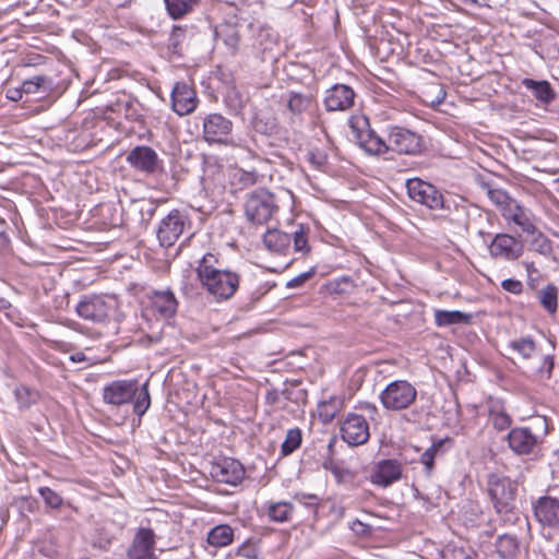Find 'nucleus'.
Listing matches in <instances>:
<instances>
[{
    "label": "nucleus",
    "instance_id": "nucleus-48",
    "mask_svg": "<svg viewBox=\"0 0 559 559\" xmlns=\"http://www.w3.org/2000/svg\"><path fill=\"white\" fill-rule=\"evenodd\" d=\"M308 160L317 169L322 170L328 164V155L321 150H312L309 153Z\"/></svg>",
    "mask_w": 559,
    "mask_h": 559
},
{
    "label": "nucleus",
    "instance_id": "nucleus-20",
    "mask_svg": "<svg viewBox=\"0 0 559 559\" xmlns=\"http://www.w3.org/2000/svg\"><path fill=\"white\" fill-rule=\"evenodd\" d=\"M286 107L292 120H301L304 114L311 112L317 107V99L312 93L290 91L286 95Z\"/></svg>",
    "mask_w": 559,
    "mask_h": 559
},
{
    "label": "nucleus",
    "instance_id": "nucleus-59",
    "mask_svg": "<svg viewBox=\"0 0 559 559\" xmlns=\"http://www.w3.org/2000/svg\"><path fill=\"white\" fill-rule=\"evenodd\" d=\"M156 206L153 203L148 204V207L145 210L148 217H152L155 214Z\"/></svg>",
    "mask_w": 559,
    "mask_h": 559
},
{
    "label": "nucleus",
    "instance_id": "nucleus-47",
    "mask_svg": "<svg viewBox=\"0 0 559 559\" xmlns=\"http://www.w3.org/2000/svg\"><path fill=\"white\" fill-rule=\"evenodd\" d=\"M532 247L536 252L546 257L552 251L551 242L540 233L533 239Z\"/></svg>",
    "mask_w": 559,
    "mask_h": 559
},
{
    "label": "nucleus",
    "instance_id": "nucleus-3",
    "mask_svg": "<svg viewBox=\"0 0 559 559\" xmlns=\"http://www.w3.org/2000/svg\"><path fill=\"white\" fill-rule=\"evenodd\" d=\"M245 215L253 224H265L278 211L273 193L265 189L250 192L245 201Z\"/></svg>",
    "mask_w": 559,
    "mask_h": 559
},
{
    "label": "nucleus",
    "instance_id": "nucleus-22",
    "mask_svg": "<svg viewBox=\"0 0 559 559\" xmlns=\"http://www.w3.org/2000/svg\"><path fill=\"white\" fill-rule=\"evenodd\" d=\"M402 476L401 464L395 460H384L378 463L374 473L371 476L372 483L382 487H388Z\"/></svg>",
    "mask_w": 559,
    "mask_h": 559
},
{
    "label": "nucleus",
    "instance_id": "nucleus-35",
    "mask_svg": "<svg viewBox=\"0 0 559 559\" xmlns=\"http://www.w3.org/2000/svg\"><path fill=\"white\" fill-rule=\"evenodd\" d=\"M302 440L301 430L299 428L289 429L286 437L281 445V453L283 456H287L296 451Z\"/></svg>",
    "mask_w": 559,
    "mask_h": 559
},
{
    "label": "nucleus",
    "instance_id": "nucleus-5",
    "mask_svg": "<svg viewBox=\"0 0 559 559\" xmlns=\"http://www.w3.org/2000/svg\"><path fill=\"white\" fill-rule=\"evenodd\" d=\"M117 304L112 297L103 295L84 296L75 307L80 318L94 322L104 323L116 310Z\"/></svg>",
    "mask_w": 559,
    "mask_h": 559
},
{
    "label": "nucleus",
    "instance_id": "nucleus-14",
    "mask_svg": "<svg viewBox=\"0 0 559 559\" xmlns=\"http://www.w3.org/2000/svg\"><path fill=\"white\" fill-rule=\"evenodd\" d=\"M156 535L152 528L140 527L127 550L129 559H156Z\"/></svg>",
    "mask_w": 559,
    "mask_h": 559
},
{
    "label": "nucleus",
    "instance_id": "nucleus-4",
    "mask_svg": "<svg viewBox=\"0 0 559 559\" xmlns=\"http://www.w3.org/2000/svg\"><path fill=\"white\" fill-rule=\"evenodd\" d=\"M417 397L416 388L406 380L390 382L380 393L382 406L388 411H403L413 405Z\"/></svg>",
    "mask_w": 559,
    "mask_h": 559
},
{
    "label": "nucleus",
    "instance_id": "nucleus-62",
    "mask_svg": "<svg viewBox=\"0 0 559 559\" xmlns=\"http://www.w3.org/2000/svg\"><path fill=\"white\" fill-rule=\"evenodd\" d=\"M185 294H188L187 286L182 287Z\"/></svg>",
    "mask_w": 559,
    "mask_h": 559
},
{
    "label": "nucleus",
    "instance_id": "nucleus-60",
    "mask_svg": "<svg viewBox=\"0 0 559 559\" xmlns=\"http://www.w3.org/2000/svg\"><path fill=\"white\" fill-rule=\"evenodd\" d=\"M545 360L549 362V370H551V368L554 366L552 358L550 356H546Z\"/></svg>",
    "mask_w": 559,
    "mask_h": 559
},
{
    "label": "nucleus",
    "instance_id": "nucleus-52",
    "mask_svg": "<svg viewBox=\"0 0 559 559\" xmlns=\"http://www.w3.org/2000/svg\"><path fill=\"white\" fill-rule=\"evenodd\" d=\"M20 501V509L21 511H27L29 513H33L37 510V501L34 498L31 497H21L19 498Z\"/></svg>",
    "mask_w": 559,
    "mask_h": 559
},
{
    "label": "nucleus",
    "instance_id": "nucleus-12",
    "mask_svg": "<svg viewBox=\"0 0 559 559\" xmlns=\"http://www.w3.org/2000/svg\"><path fill=\"white\" fill-rule=\"evenodd\" d=\"M524 251L521 240L509 234H497L489 245V253L492 258L514 261L519 259Z\"/></svg>",
    "mask_w": 559,
    "mask_h": 559
},
{
    "label": "nucleus",
    "instance_id": "nucleus-2",
    "mask_svg": "<svg viewBox=\"0 0 559 559\" xmlns=\"http://www.w3.org/2000/svg\"><path fill=\"white\" fill-rule=\"evenodd\" d=\"M537 426L539 431H534L532 427H515L509 431L506 439L514 454L530 455L539 450L547 433L546 419L539 418Z\"/></svg>",
    "mask_w": 559,
    "mask_h": 559
},
{
    "label": "nucleus",
    "instance_id": "nucleus-11",
    "mask_svg": "<svg viewBox=\"0 0 559 559\" xmlns=\"http://www.w3.org/2000/svg\"><path fill=\"white\" fill-rule=\"evenodd\" d=\"M210 475L217 483L237 486L245 477V468L239 461L223 457L211 464Z\"/></svg>",
    "mask_w": 559,
    "mask_h": 559
},
{
    "label": "nucleus",
    "instance_id": "nucleus-1",
    "mask_svg": "<svg viewBox=\"0 0 559 559\" xmlns=\"http://www.w3.org/2000/svg\"><path fill=\"white\" fill-rule=\"evenodd\" d=\"M195 271L201 286L218 302L230 299L239 287V274L224 269L216 254L205 253Z\"/></svg>",
    "mask_w": 559,
    "mask_h": 559
},
{
    "label": "nucleus",
    "instance_id": "nucleus-41",
    "mask_svg": "<svg viewBox=\"0 0 559 559\" xmlns=\"http://www.w3.org/2000/svg\"><path fill=\"white\" fill-rule=\"evenodd\" d=\"M151 405V399L148 393V383L145 382L142 388L140 394L136 396V400L133 405L134 413L139 416L145 414Z\"/></svg>",
    "mask_w": 559,
    "mask_h": 559
},
{
    "label": "nucleus",
    "instance_id": "nucleus-53",
    "mask_svg": "<svg viewBox=\"0 0 559 559\" xmlns=\"http://www.w3.org/2000/svg\"><path fill=\"white\" fill-rule=\"evenodd\" d=\"M324 467L330 468V471L332 472V474L335 476V478L338 481L345 480L346 477L350 476V472L348 469H345L337 465H333L331 467H328V465H324Z\"/></svg>",
    "mask_w": 559,
    "mask_h": 559
},
{
    "label": "nucleus",
    "instance_id": "nucleus-21",
    "mask_svg": "<svg viewBox=\"0 0 559 559\" xmlns=\"http://www.w3.org/2000/svg\"><path fill=\"white\" fill-rule=\"evenodd\" d=\"M534 514L543 525L559 526V499L550 496L540 497L534 503Z\"/></svg>",
    "mask_w": 559,
    "mask_h": 559
},
{
    "label": "nucleus",
    "instance_id": "nucleus-34",
    "mask_svg": "<svg viewBox=\"0 0 559 559\" xmlns=\"http://www.w3.org/2000/svg\"><path fill=\"white\" fill-rule=\"evenodd\" d=\"M308 234L309 227H305L304 225L296 226L289 234L292 236V241H294L295 252H300L302 254L309 252L310 247L308 245Z\"/></svg>",
    "mask_w": 559,
    "mask_h": 559
},
{
    "label": "nucleus",
    "instance_id": "nucleus-61",
    "mask_svg": "<svg viewBox=\"0 0 559 559\" xmlns=\"http://www.w3.org/2000/svg\"><path fill=\"white\" fill-rule=\"evenodd\" d=\"M464 3L477 4L479 0H462Z\"/></svg>",
    "mask_w": 559,
    "mask_h": 559
},
{
    "label": "nucleus",
    "instance_id": "nucleus-23",
    "mask_svg": "<svg viewBox=\"0 0 559 559\" xmlns=\"http://www.w3.org/2000/svg\"><path fill=\"white\" fill-rule=\"evenodd\" d=\"M358 144L364 151L371 155H382L389 152L388 139H382L370 129L358 133Z\"/></svg>",
    "mask_w": 559,
    "mask_h": 559
},
{
    "label": "nucleus",
    "instance_id": "nucleus-32",
    "mask_svg": "<svg viewBox=\"0 0 559 559\" xmlns=\"http://www.w3.org/2000/svg\"><path fill=\"white\" fill-rule=\"evenodd\" d=\"M509 347L523 359H531L536 355L537 348L531 337H521L509 343Z\"/></svg>",
    "mask_w": 559,
    "mask_h": 559
},
{
    "label": "nucleus",
    "instance_id": "nucleus-31",
    "mask_svg": "<svg viewBox=\"0 0 559 559\" xmlns=\"http://www.w3.org/2000/svg\"><path fill=\"white\" fill-rule=\"evenodd\" d=\"M199 0H164L166 10L173 20H179L190 13Z\"/></svg>",
    "mask_w": 559,
    "mask_h": 559
},
{
    "label": "nucleus",
    "instance_id": "nucleus-8",
    "mask_svg": "<svg viewBox=\"0 0 559 559\" xmlns=\"http://www.w3.org/2000/svg\"><path fill=\"white\" fill-rule=\"evenodd\" d=\"M408 197L430 210H441L445 207V201L442 193L433 185L419 178H412L406 181Z\"/></svg>",
    "mask_w": 559,
    "mask_h": 559
},
{
    "label": "nucleus",
    "instance_id": "nucleus-42",
    "mask_svg": "<svg viewBox=\"0 0 559 559\" xmlns=\"http://www.w3.org/2000/svg\"><path fill=\"white\" fill-rule=\"evenodd\" d=\"M45 504L51 509H59L63 504V498L49 487H40L38 489Z\"/></svg>",
    "mask_w": 559,
    "mask_h": 559
},
{
    "label": "nucleus",
    "instance_id": "nucleus-37",
    "mask_svg": "<svg viewBox=\"0 0 559 559\" xmlns=\"http://www.w3.org/2000/svg\"><path fill=\"white\" fill-rule=\"evenodd\" d=\"M484 189L486 190V194L489 200L500 209L501 213L503 212V209L507 207L509 202L514 200L501 188L493 187L491 185H485Z\"/></svg>",
    "mask_w": 559,
    "mask_h": 559
},
{
    "label": "nucleus",
    "instance_id": "nucleus-43",
    "mask_svg": "<svg viewBox=\"0 0 559 559\" xmlns=\"http://www.w3.org/2000/svg\"><path fill=\"white\" fill-rule=\"evenodd\" d=\"M235 178H237L239 183L243 187H249L261 182L263 175L259 174L255 169L245 170L240 168L235 173Z\"/></svg>",
    "mask_w": 559,
    "mask_h": 559
},
{
    "label": "nucleus",
    "instance_id": "nucleus-25",
    "mask_svg": "<svg viewBox=\"0 0 559 559\" xmlns=\"http://www.w3.org/2000/svg\"><path fill=\"white\" fill-rule=\"evenodd\" d=\"M263 243L271 252L285 254L290 249L292 236L278 229H269L263 236Z\"/></svg>",
    "mask_w": 559,
    "mask_h": 559
},
{
    "label": "nucleus",
    "instance_id": "nucleus-24",
    "mask_svg": "<svg viewBox=\"0 0 559 559\" xmlns=\"http://www.w3.org/2000/svg\"><path fill=\"white\" fill-rule=\"evenodd\" d=\"M152 304L155 310L165 319L173 317L178 307L177 299L169 289L154 292Z\"/></svg>",
    "mask_w": 559,
    "mask_h": 559
},
{
    "label": "nucleus",
    "instance_id": "nucleus-28",
    "mask_svg": "<svg viewBox=\"0 0 559 559\" xmlns=\"http://www.w3.org/2000/svg\"><path fill=\"white\" fill-rule=\"evenodd\" d=\"M234 540V530L227 524L213 527L207 534V543L214 547H226Z\"/></svg>",
    "mask_w": 559,
    "mask_h": 559
},
{
    "label": "nucleus",
    "instance_id": "nucleus-18",
    "mask_svg": "<svg viewBox=\"0 0 559 559\" xmlns=\"http://www.w3.org/2000/svg\"><path fill=\"white\" fill-rule=\"evenodd\" d=\"M354 90L345 84H335L325 92L324 106L328 111H344L353 107Z\"/></svg>",
    "mask_w": 559,
    "mask_h": 559
},
{
    "label": "nucleus",
    "instance_id": "nucleus-13",
    "mask_svg": "<svg viewBox=\"0 0 559 559\" xmlns=\"http://www.w3.org/2000/svg\"><path fill=\"white\" fill-rule=\"evenodd\" d=\"M341 433L349 445H360L369 440V425L364 416L349 414L341 426Z\"/></svg>",
    "mask_w": 559,
    "mask_h": 559
},
{
    "label": "nucleus",
    "instance_id": "nucleus-36",
    "mask_svg": "<svg viewBox=\"0 0 559 559\" xmlns=\"http://www.w3.org/2000/svg\"><path fill=\"white\" fill-rule=\"evenodd\" d=\"M294 507L292 503L286 501H280L271 503L269 507V516L275 522H286L289 520Z\"/></svg>",
    "mask_w": 559,
    "mask_h": 559
},
{
    "label": "nucleus",
    "instance_id": "nucleus-40",
    "mask_svg": "<svg viewBox=\"0 0 559 559\" xmlns=\"http://www.w3.org/2000/svg\"><path fill=\"white\" fill-rule=\"evenodd\" d=\"M185 38L186 28L180 25H174L168 38V47L173 53H180Z\"/></svg>",
    "mask_w": 559,
    "mask_h": 559
},
{
    "label": "nucleus",
    "instance_id": "nucleus-16",
    "mask_svg": "<svg viewBox=\"0 0 559 559\" xmlns=\"http://www.w3.org/2000/svg\"><path fill=\"white\" fill-rule=\"evenodd\" d=\"M501 215L508 224L513 223L523 233L530 235H534L536 233L532 212L522 206L516 200L509 202L507 207L503 209Z\"/></svg>",
    "mask_w": 559,
    "mask_h": 559
},
{
    "label": "nucleus",
    "instance_id": "nucleus-10",
    "mask_svg": "<svg viewBox=\"0 0 559 559\" xmlns=\"http://www.w3.org/2000/svg\"><path fill=\"white\" fill-rule=\"evenodd\" d=\"M488 492L496 510L499 513H507L515 499L516 485L508 477L491 476Z\"/></svg>",
    "mask_w": 559,
    "mask_h": 559
},
{
    "label": "nucleus",
    "instance_id": "nucleus-54",
    "mask_svg": "<svg viewBox=\"0 0 559 559\" xmlns=\"http://www.w3.org/2000/svg\"><path fill=\"white\" fill-rule=\"evenodd\" d=\"M23 94H24V91H22V86H21L20 88H9L7 96L9 99H11L13 102H17L22 98Z\"/></svg>",
    "mask_w": 559,
    "mask_h": 559
},
{
    "label": "nucleus",
    "instance_id": "nucleus-44",
    "mask_svg": "<svg viewBox=\"0 0 559 559\" xmlns=\"http://www.w3.org/2000/svg\"><path fill=\"white\" fill-rule=\"evenodd\" d=\"M489 418L493 427L499 431L508 429L512 424L510 415L504 411H491Z\"/></svg>",
    "mask_w": 559,
    "mask_h": 559
},
{
    "label": "nucleus",
    "instance_id": "nucleus-49",
    "mask_svg": "<svg viewBox=\"0 0 559 559\" xmlns=\"http://www.w3.org/2000/svg\"><path fill=\"white\" fill-rule=\"evenodd\" d=\"M314 274V270L311 269L310 271L300 273L299 275L295 276L294 278L289 280L286 283L287 288H297L300 287L302 284H305L309 278H311Z\"/></svg>",
    "mask_w": 559,
    "mask_h": 559
},
{
    "label": "nucleus",
    "instance_id": "nucleus-39",
    "mask_svg": "<svg viewBox=\"0 0 559 559\" xmlns=\"http://www.w3.org/2000/svg\"><path fill=\"white\" fill-rule=\"evenodd\" d=\"M443 440H439L438 442H433L430 448H428L420 457V462L425 466V471L427 474H430L433 469L435 457L439 453L441 447L443 445Z\"/></svg>",
    "mask_w": 559,
    "mask_h": 559
},
{
    "label": "nucleus",
    "instance_id": "nucleus-50",
    "mask_svg": "<svg viewBox=\"0 0 559 559\" xmlns=\"http://www.w3.org/2000/svg\"><path fill=\"white\" fill-rule=\"evenodd\" d=\"M294 499L307 507H316L319 504L320 498L313 493L297 492Z\"/></svg>",
    "mask_w": 559,
    "mask_h": 559
},
{
    "label": "nucleus",
    "instance_id": "nucleus-51",
    "mask_svg": "<svg viewBox=\"0 0 559 559\" xmlns=\"http://www.w3.org/2000/svg\"><path fill=\"white\" fill-rule=\"evenodd\" d=\"M501 286L504 290L519 295L523 290V284L522 282L513 278H507L502 281Z\"/></svg>",
    "mask_w": 559,
    "mask_h": 559
},
{
    "label": "nucleus",
    "instance_id": "nucleus-56",
    "mask_svg": "<svg viewBox=\"0 0 559 559\" xmlns=\"http://www.w3.org/2000/svg\"><path fill=\"white\" fill-rule=\"evenodd\" d=\"M266 403L270 405H274L278 401V392L276 390H271L265 395Z\"/></svg>",
    "mask_w": 559,
    "mask_h": 559
},
{
    "label": "nucleus",
    "instance_id": "nucleus-33",
    "mask_svg": "<svg viewBox=\"0 0 559 559\" xmlns=\"http://www.w3.org/2000/svg\"><path fill=\"white\" fill-rule=\"evenodd\" d=\"M524 84L533 92L534 96L542 102L548 103L554 98L550 84L546 81L537 82L534 80H525Z\"/></svg>",
    "mask_w": 559,
    "mask_h": 559
},
{
    "label": "nucleus",
    "instance_id": "nucleus-38",
    "mask_svg": "<svg viewBox=\"0 0 559 559\" xmlns=\"http://www.w3.org/2000/svg\"><path fill=\"white\" fill-rule=\"evenodd\" d=\"M51 86V81L45 76V75H37L34 78H31L28 80H25L22 83V91H24L25 94H36L41 88L44 92L49 90Z\"/></svg>",
    "mask_w": 559,
    "mask_h": 559
},
{
    "label": "nucleus",
    "instance_id": "nucleus-46",
    "mask_svg": "<svg viewBox=\"0 0 559 559\" xmlns=\"http://www.w3.org/2000/svg\"><path fill=\"white\" fill-rule=\"evenodd\" d=\"M238 557L243 559H261V551L257 544L254 543H245L238 549Z\"/></svg>",
    "mask_w": 559,
    "mask_h": 559
},
{
    "label": "nucleus",
    "instance_id": "nucleus-9",
    "mask_svg": "<svg viewBox=\"0 0 559 559\" xmlns=\"http://www.w3.org/2000/svg\"><path fill=\"white\" fill-rule=\"evenodd\" d=\"M190 225L188 215L180 210L170 211L159 223L157 239L163 247L173 246Z\"/></svg>",
    "mask_w": 559,
    "mask_h": 559
},
{
    "label": "nucleus",
    "instance_id": "nucleus-26",
    "mask_svg": "<svg viewBox=\"0 0 559 559\" xmlns=\"http://www.w3.org/2000/svg\"><path fill=\"white\" fill-rule=\"evenodd\" d=\"M496 551L501 559H515L520 552V543L516 536L500 535L496 540Z\"/></svg>",
    "mask_w": 559,
    "mask_h": 559
},
{
    "label": "nucleus",
    "instance_id": "nucleus-17",
    "mask_svg": "<svg viewBox=\"0 0 559 559\" xmlns=\"http://www.w3.org/2000/svg\"><path fill=\"white\" fill-rule=\"evenodd\" d=\"M136 392V382L117 380L104 388L103 399L107 404L122 405L131 402L135 396Z\"/></svg>",
    "mask_w": 559,
    "mask_h": 559
},
{
    "label": "nucleus",
    "instance_id": "nucleus-7",
    "mask_svg": "<svg viewBox=\"0 0 559 559\" xmlns=\"http://www.w3.org/2000/svg\"><path fill=\"white\" fill-rule=\"evenodd\" d=\"M389 151L397 154L417 155L424 148L423 136L403 127H392L388 133Z\"/></svg>",
    "mask_w": 559,
    "mask_h": 559
},
{
    "label": "nucleus",
    "instance_id": "nucleus-55",
    "mask_svg": "<svg viewBox=\"0 0 559 559\" xmlns=\"http://www.w3.org/2000/svg\"><path fill=\"white\" fill-rule=\"evenodd\" d=\"M433 90H436L437 96H436V100H431V104H435V103L440 104L441 102H443V99L445 97V92L443 91V88L440 85H435Z\"/></svg>",
    "mask_w": 559,
    "mask_h": 559
},
{
    "label": "nucleus",
    "instance_id": "nucleus-19",
    "mask_svg": "<svg viewBox=\"0 0 559 559\" xmlns=\"http://www.w3.org/2000/svg\"><path fill=\"white\" fill-rule=\"evenodd\" d=\"M198 105L195 91L183 82H178L171 91V107L179 116L191 114Z\"/></svg>",
    "mask_w": 559,
    "mask_h": 559
},
{
    "label": "nucleus",
    "instance_id": "nucleus-30",
    "mask_svg": "<svg viewBox=\"0 0 559 559\" xmlns=\"http://www.w3.org/2000/svg\"><path fill=\"white\" fill-rule=\"evenodd\" d=\"M537 299L548 313L554 314L558 308V288L548 284L538 290Z\"/></svg>",
    "mask_w": 559,
    "mask_h": 559
},
{
    "label": "nucleus",
    "instance_id": "nucleus-29",
    "mask_svg": "<svg viewBox=\"0 0 559 559\" xmlns=\"http://www.w3.org/2000/svg\"><path fill=\"white\" fill-rule=\"evenodd\" d=\"M13 394L20 411H26L31 408L39 400L38 391L23 384L17 385L14 389Z\"/></svg>",
    "mask_w": 559,
    "mask_h": 559
},
{
    "label": "nucleus",
    "instance_id": "nucleus-45",
    "mask_svg": "<svg viewBox=\"0 0 559 559\" xmlns=\"http://www.w3.org/2000/svg\"><path fill=\"white\" fill-rule=\"evenodd\" d=\"M337 409H338L337 400H331L329 402H323L319 406L320 418L323 421L329 423L335 417Z\"/></svg>",
    "mask_w": 559,
    "mask_h": 559
},
{
    "label": "nucleus",
    "instance_id": "nucleus-57",
    "mask_svg": "<svg viewBox=\"0 0 559 559\" xmlns=\"http://www.w3.org/2000/svg\"><path fill=\"white\" fill-rule=\"evenodd\" d=\"M70 360L73 362H85L87 361V357L82 353H75L70 356Z\"/></svg>",
    "mask_w": 559,
    "mask_h": 559
},
{
    "label": "nucleus",
    "instance_id": "nucleus-58",
    "mask_svg": "<svg viewBox=\"0 0 559 559\" xmlns=\"http://www.w3.org/2000/svg\"><path fill=\"white\" fill-rule=\"evenodd\" d=\"M365 409L369 413L371 419H374V416L379 413L377 406L370 403L366 404Z\"/></svg>",
    "mask_w": 559,
    "mask_h": 559
},
{
    "label": "nucleus",
    "instance_id": "nucleus-6",
    "mask_svg": "<svg viewBox=\"0 0 559 559\" xmlns=\"http://www.w3.org/2000/svg\"><path fill=\"white\" fill-rule=\"evenodd\" d=\"M202 138L209 144H224L229 146L242 147L241 142H236L230 138L233 122L221 114H209L203 118Z\"/></svg>",
    "mask_w": 559,
    "mask_h": 559
},
{
    "label": "nucleus",
    "instance_id": "nucleus-15",
    "mask_svg": "<svg viewBox=\"0 0 559 559\" xmlns=\"http://www.w3.org/2000/svg\"><path fill=\"white\" fill-rule=\"evenodd\" d=\"M127 162L136 170L145 174H155L162 168V160L150 146L139 145L127 155Z\"/></svg>",
    "mask_w": 559,
    "mask_h": 559
},
{
    "label": "nucleus",
    "instance_id": "nucleus-27",
    "mask_svg": "<svg viewBox=\"0 0 559 559\" xmlns=\"http://www.w3.org/2000/svg\"><path fill=\"white\" fill-rule=\"evenodd\" d=\"M472 316L459 310H436L435 321L438 326L469 323Z\"/></svg>",
    "mask_w": 559,
    "mask_h": 559
}]
</instances>
